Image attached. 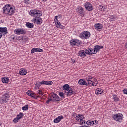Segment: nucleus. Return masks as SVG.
Instances as JSON below:
<instances>
[{"label":"nucleus","mask_w":127,"mask_h":127,"mask_svg":"<svg viewBox=\"0 0 127 127\" xmlns=\"http://www.w3.org/2000/svg\"><path fill=\"white\" fill-rule=\"evenodd\" d=\"M30 14L34 17H37L39 18H34L33 19V22L36 23L37 24H41L42 23V19L40 18L42 15V12L41 11L36 9L31 10L30 11Z\"/></svg>","instance_id":"1"},{"label":"nucleus","mask_w":127,"mask_h":127,"mask_svg":"<svg viewBox=\"0 0 127 127\" xmlns=\"http://www.w3.org/2000/svg\"><path fill=\"white\" fill-rule=\"evenodd\" d=\"M78 84L81 86H87L88 87H92V86H97L98 82H94L93 77L90 76L87 78L85 80L84 79H80L78 81Z\"/></svg>","instance_id":"2"},{"label":"nucleus","mask_w":127,"mask_h":127,"mask_svg":"<svg viewBox=\"0 0 127 127\" xmlns=\"http://www.w3.org/2000/svg\"><path fill=\"white\" fill-rule=\"evenodd\" d=\"M15 11V8L14 7L10 6V5H6L3 8V12L5 14L8 15H12Z\"/></svg>","instance_id":"3"},{"label":"nucleus","mask_w":127,"mask_h":127,"mask_svg":"<svg viewBox=\"0 0 127 127\" xmlns=\"http://www.w3.org/2000/svg\"><path fill=\"white\" fill-rule=\"evenodd\" d=\"M60 101V98L57 94H53L49 99L46 101L47 104H49L50 102H59Z\"/></svg>","instance_id":"4"},{"label":"nucleus","mask_w":127,"mask_h":127,"mask_svg":"<svg viewBox=\"0 0 127 127\" xmlns=\"http://www.w3.org/2000/svg\"><path fill=\"white\" fill-rule=\"evenodd\" d=\"M79 37L81 39H88L89 37H91V33L87 31H84L79 34Z\"/></svg>","instance_id":"5"},{"label":"nucleus","mask_w":127,"mask_h":127,"mask_svg":"<svg viewBox=\"0 0 127 127\" xmlns=\"http://www.w3.org/2000/svg\"><path fill=\"white\" fill-rule=\"evenodd\" d=\"M75 119L77 122H80V125H85L86 124V121L84 120V116L81 114L77 115Z\"/></svg>","instance_id":"6"},{"label":"nucleus","mask_w":127,"mask_h":127,"mask_svg":"<svg viewBox=\"0 0 127 127\" xmlns=\"http://www.w3.org/2000/svg\"><path fill=\"white\" fill-rule=\"evenodd\" d=\"M53 82L52 81H44L43 80L42 81L40 82H36V86L37 87H40L42 85H48V86H51Z\"/></svg>","instance_id":"7"},{"label":"nucleus","mask_w":127,"mask_h":127,"mask_svg":"<svg viewBox=\"0 0 127 127\" xmlns=\"http://www.w3.org/2000/svg\"><path fill=\"white\" fill-rule=\"evenodd\" d=\"M113 118L116 122H119L121 123L123 121V114H115L113 116Z\"/></svg>","instance_id":"8"},{"label":"nucleus","mask_w":127,"mask_h":127,"mask_svg":"<svg viewBox=\"0 0 127 127\" xmlns=\"http://www.w3.org/2000/svg\"><path fill=\"white\" fill-rule=\"evenodd\" d=\"M14 33L17 35H20V34H26V30L22 28L16 29L14 30Z\"/></svg>","instance_id":"9"},{"label":"nucleus","mask_w":127,"mask_h":127,"mask_svg":"<svg viewBox=\"0 0 127 127\" xmlns=\"http://www.w3.org/2000/svg\"><path fill=\"white\" fill-rule=\"evenodd\" d=\"M1 100L3 104H6V103H7V101L9 100V94L7 93L4 94L2 97Z\"/></svg>","instance_id":"10"},{"label":"nucleus","mask_w":127,"mask_h":127,"mask_svg":"<svg viewBox=\"0 0 127 127\" xmlns=\"http://www.w3.org/2000/svg\"><path fill=\"white\" fill-rule=\"evenodd\" d=\"M70 44L72 46H75V45H76V46H78V45H80V44H81V41L78 39L71 40L70 41Z\"/></svg>","instance_id":"11"},{"label":"nucleus","mask_w":127,"mask_h":127,"mask_svg":"<svg viewBox=\"0 0 127 127\" xmlns=\"http://www.w3.org/2000/svg\"><path fill=\"white\" fill-rule=\"evenodd\" d=\"M84 6L86 9L88 10V11H91V10H93V6L89 2H86V3H85Z\"/></svg>","instance_id":"12"},{"label":"nucleus","mask_w":127,"mask_h":127,"mask_svg":"<svg viewBox=\"0 0 127 127\" xmlns=\"http://www.w3.org/2000/svg\"><path fill=\"white\" fill-rule=\"evenodd\" d=\"M55 22L56 27L58 28H61V27H62V25H61V23H60V22L58 21V16H56L55 17Z\"/></svg>","instance_id":"13"},{"label":"nucleus","mask_w":127,"mask_h":127,"mask_svg":"<svg viewBox=\"0 0 127 127\" xmlns=\"http://www.w3.org/2000/svg\"><path fill=\"white\" fill-rule=\"evenodd\" d=\"M75 91H74L70 87L67 90V91L64 92V94L65 95H66V96H71V95H73Z\"/></svg>","instance_id":"14"},{"label":"nucleus","mask_w":127,"mask_h":127,"mask_svg":"<svg viewBox=\"0 0 127 127\" xmlns=\"http://www.w3.org/2000/svg\"><path fill=\"white\" fill-rule=\"evenodd\" d=\"M86 54H88V55H92V54H96L97 51L95 50V49H89L88 51L85 52Z\"/></svg>","instance_id":"15"},{"label":"nucleus","mask_w":127,"mask_h":127,"mask_svg":"<svg viewBox=\"0 0 127 127\" xmlns=\"http://www.w3.org/2000/svg\"><path fill=\"white\" fill-rule=\"evenodd\" d=\"M35 52H43V50L40 48H33L31 50V53L32 54Z\"/></svg>","instance_id":"16"},{"label":"nucleus","mask_w":127,"mask_h":127,"mask_svg":"<svg viewBox=\"0 0 127 127\" xmlns=\"http://www.w3.org/2000/svg\"><path fill=\"white\" fill-rule=\"evenodd\" d=\"M95 94L96 95H102L104 94V92L101 88H97L95 90Z\"/></svg>","instance_id":"17"},{"label":"nucleus","mask_w":127,"mask_h":127,"mask_svg":"<svg viewBox=\"0 0 127 127\" xmlns=\"http://www.w3.org/2000/svg\"><path fill=\"white\" fill-rule=\"evenodd\" d=\"M20 75H26L27 74V70L23 68H21L19 71Z\"/></svg>","instance_id":"18"},{"label":"nucleus","mask_w":127,"mask_h":127,"mask_svg":"<svg viewBox=\"0 0 127 127\" xmlns=\"http://www.w3.org/2000/svg\"><path fill=\"white\" fill-rule=\"evenodd\" d=\"M95 29L99 30V29H102L103 28V25L100 23H97L95 25Z\"/></svg>","instance_id":"19"},{"label":"nucleus","mask_w":127,"mask_h":127,"mask_svg":"<svg viewBox=\"0 0 127 127\" xmlns=\"http://www.w3.org/2000/svg\"><path fill=\"white\" fill-rule=\"evenodd\" d=\"M103 47V46L96 45L94 47V50L96 51V53H98V51H100V50L102 49Z\"/></svg>","instance_id":"20"},{"label":"nucleus","mask_w":127,"mask_h":127,"mask_svg":"<svg viewBox=\"0 0 127 127\" xmlns=\"http://www.w3.org/2000/svg\"><path fill=\"white\" fill-rule=\"evenodd\" d=\"M70 88V86L68 84H64L63 87V90H64L65 91V92H67V90H69Z\"/></svg>","instance_id":"21"},{"label":"nucleus","mask_w":127,"mask_h":127,"mask_svg":"<svg viewBox=\"0 0 127 127\" xmlns=\"http://www.w3.org/2000/svg\"><path fill=\"white\" fill-rule=\"evenodd\" d=\"M77 12L78 13H80V14H84V8L82 7H79L78 8Z\"/></svg>","instance_id":"22"},{"label":"nucleus","mask_w":127,"mask_h":127,"mask_svg":"<svg viewBox=\"0 0 127 127\" xmlns=\"http://www.w3.org/2000/svg\"><path fill=\"white\" fill-rule=\"evenodd\" d=\"M87 126H94L95 125V121L88 120L86 122Z\"/></svg>","instance_id":"23"},{"label":"nucleus","mask_w":127,"mask_h":127,"mask_svg":"<svg viewBox=\"0 0 127 127\" xmlns=\"http://www.w3.org/2000/svg\"><path fill=\"white\" fill-rule=\"evenodd\" d=\"M2 83H8L9 82V79L6 77H4L2 78Z\"/></svg>","instance_id":"24"},{"label":"nucleus","mask_w":127,"mask_h":127,"mask_svg":"<svg viewBox=\"0 0 127 127\" xmlns=\"http://www.w3.org/2000/svg\"><path fill=\"white\" fill-rule=\"evenodd\" d=\"M113 100L114 102H118V101H120V98H119V97H118L117 95H113Z\"/></svg>","instance_id":"25"},{"label":"nucleus","mask_w":127,"mask_h":127,"mask_svg":"<svg viewBox=\"0 0 127 127\" xmlns=\"http://www.w3.org/2000/svg\"><path fill=\"white\" fill-rule=\"evenodd\" d=\"M109 18H110V20H111V21H115V20H116V17L114 15H111L109 17Z\"/></svg>","instance_id":"26"},{"label":"nucleus","mask_w":127,"mask_h":127,"mask_svg":"<svg viewBox=\"0 0 127 127\" xmlns=\"http://www.w3.org/2000/svg\"><path fill=\"white\" fill-rule=\"evenodd\" d=\"M26 26H27V27H28L29 28H33L34 25L32 23H27L26 24Z\"/></svg>","instance_id":"27"},{"label":"nucleus","mask_w":127,"mask_h":127,"mask_svg":"<svg viewBox=\"0 0 127 127\" xmlns=\"http://www.w3.org/2000/svg\"><path fill=\"white\" fill-rule=\"evenodd\" d=\"M23 116H24L23 113H20L19 114V115H18L16 117H17L19 120H20V119H21V118L23 117Z\"/></svg>","instance_id":"28"},{"label":"nucleus","mask_w":127,"mask_h":127,"mask_svg":"<svg viewBox=\"0 0 127 127\" xmlns=\"http://www.w3.org/2000/svg\"><path fill=\"white\" fill-rule=\"evenodd\" d=\"M7 30L6 28H0V32H6Z\"/></svg>","instance_id":"29"},{"label":"nucleus","mask_w":127,"mask_h":127,"mask_svg":"<svg viewBox=\"0 0 127 127\" xmlns=\"http://www.w3.org/2000/svg\"><path fill=\"white\" fill-rule=\"evenodd\" d=\"M79 56H80V57H82V58H84V57H86V54L84 52H81L79 54Z\"/></svg>","instance_id":"30"},{"label":"nucleus","mask_w":127,"mask_h":127,"mask_svg":"<svg viewBox=\"0 0 127 127\" xmlns=\"http://www.w3.org/2000/svg\"><path fill=\"white\" fill-rule=\"evenodd\" d=\"M23 111H26L28 110V105H25L22 108Z\"/></svg>","instance_id":"31"},{"label":"nucleus","mask_w":127,"mask_h":127,"mask_svg":"<svg viewBox=\"0 0 127 127\" xmlns=\"http://www.w3.org/2000/svg\"><path fill=\"white\" fill-rule=\"evenodd\" d=\"M18 121H19V119L18 118H17V117H16L15 118H14L13 120V122L14 123H15V124H16V123H18Z\"/></svg>","instance_id":"32"},{"label":"nucleus","mask_w":127,"mask_h":127,"mask_svg":"<svg viewBox=\"0 0 127 127\" xmlns=\"http://www.w3.org/2000/svg\"><path fill=\"white\" fill-rule=\"evenodd\" d=\"M60 122L59 121V120L58 119V117L54 120V123H55V124H58V123Z\"/></svg>","instance_id":"33"},{"label":"nucleus","mask_w":127,"mask_h":127,"mask_svg":"<svg viewBox=\"0 0 127 127\" xmlns=\"http://www.w3.org/2000/svg\"><path fill=\"white\" fill-rule=\"evenodd\" d=\"M59 96L61 97V98H64V93L62 92H61L59 94Z\"/></svg>","instance_id":"34"},{"label":"nucleus","mask_w":127,"mask_h":127,"mask_svg":"<svg viewBox=\"0 0 127 127\" xmlns=\"http://www.w3.org/2000/svg\"><path fill=\"white\" fill-rule=\"evenodd\" d=\"M22 40L23 41H28V38L26 37H24L22 38Z\"/></svg>","instance_id":"35"},{"label":"nucleus","mask_w":127,"mask_h":127,"mask_svg":"<svg viewBox=\"0 0 127 127\" xmlns=\"http://www.w3.org/2000/svg\"><path fill=\"white\" fill-rule=\"evenodd\" d=\"M58 119L59 122H61V120H63V116H60L58 117Z\"/></svg>","instance_id":"36"},{"label":"nucleus","mask_w":127,"mask_h":127,"mask_svg":"<svg viewBox=\"0 0 127 127\" xmlns=\"http://www.w3.org/2000/svg\"><path fill=\"white\" fill-rule=\"evenodd\" d=\"M39 96H42L43 95V92L41 90H39Z\"/></svg>","instance_id":"37"},{"label":"nucleus","mask_w":127,"mask_h":127,"mask_svg":"<svg viewBox=\"0 0 127 127\" xmlns=\"http://www.w3.org/2000/svg\"><path fill=\"white\" fill-rule=\"evenodd\" d=\"M30 97H32L34 98L35 97V94L32 92H31V94L30 95Z\"/></svg>","instance_id":"38"},{"label":"nucleus","mask_w":127,"mask_h":127,"mask_svg":"<svg viewBox=\"0 0 127 127\" xmlns=\"http://www.w3.org/2000/svg\"><path fill=\"white\" fill-rule=\"evenodd\" d=\"M124 94H125L126 95H127V89H125L124 90Z\"/></svg>","instance_id":"39"},{"label":"nucleus","mask_w":127,"mask_h":127,"mask_svg":"<svg viewBox=\"0 0 127 127\" xmlns=\"http://www.w3.org/2000/svg\"><path fill=\"white\" fill-rule=\"evenodd\" d=\"M31 94V92H30V91H28L27 92V95H28V96H30Z\"/></svg>","instance_id":"40"},{"label":"nucleus","mask_w":127,"mask_h":127,"mask_svg":"<svg viewBox=\"0 0 127 127\" xmlns=\"http://www.w3.org/2000/svg\"><path fill=\"white\" fill-rule=\"evenodd\" d=\"M24 2L25 3H29V0H25Z\"/></svg>","instance_id":"41"},{"label":"nucleus","mask_w":127,"mask_h":127,"mask_svg":"<svg viewBox=\"0 0 127 127\" xmlns=\"http://www.w3.org/2000/svg\"><path fill=\"white\" fill-rule=\"evenodd\" d=\"M97 124H98V121H94V125H97Z\"/></svg>","instance_id":"42"},{"label":"nucleus","mask_w":127,"mask_h":127,"mask_svg":"<svg viewBox=\"0 0 127 127\" xmlns=\"http://www.w3.org/2000/svg\"><path fill=\"white\" fill-rule=\"evenodd\" d=\"M99 8H100V9H103V6H99Z\"/></svg>","instance_id":"43"},{"label":"nucleus","mask_w":127,"mask_h":127,"mask_svg":"<svg viewBox=\"0 0 127 127\" xmlns=\"http://www.w3.org/2000/svg\"><path fill=\"white\" fill-rule=\"evenodd\" d=\"M1 37H2V35L0 33V38H1Z\"/></svg>","instance_id":"44"},{"label":"nucleus","mask_w":127,"mask_h":127,"mask_svg":"<svg viewBox=\"0 0 127 127\" xmlns=\"http://www.w3.org/2000/svg\"><path fill=\"white\" fill-rule=\"evenodd\" d=\"M125 46H126V48H127V43L126 44Z\"/></svg>","instance_id":"45"},{"label":"nucleus","mask_w":127,"mask_h":127,"mask_svg":"<svg viewBox=\"0 0 127 127\" xmlns=\"http://www.w3.org/2000/svg\"><path fill=\"white\" fill-rule=\"evenodd\" d=\"M43 1H47V0H43Z\"/></svg>","instance_id":"46"},{"label":"nucleus","mask_w":127,"mask_h":127,"mask_svg":"<svg viewBox=\"0 0 127 127\" xmlns=\"http://www.w3.org/2000/svg\"><path fill=\"white\" fill-rule=\"evenodd\" d=\"M73 63H75V61H73Z\"/></svg>","instance_id":"47"},{"label":"nucleus","mask_w":127,"mask_h":127,"mask_svg":"<svg viewBox=\"0 0 127 127\" xmlns=\"http://www.w3.org/2000/svg\"><path fill=\"white\" fill-rule=\"evenodd\" d=\"M73 63H75V61H73Z\"/></svg>","instance_id":"48"},{"label":"nucleus","mask_w":127,"mask_h":127,"mask_svg":"<svg viewBox=\"0 0 127 127\" xmlns=\"http://www.w3.org/2000/svg\"><path fill=\"white\" fill-rule=\"evenodd\" d=\"M0 126H1V124H0Z\"/></svg>","instance_id":"49"}]
</instances>
